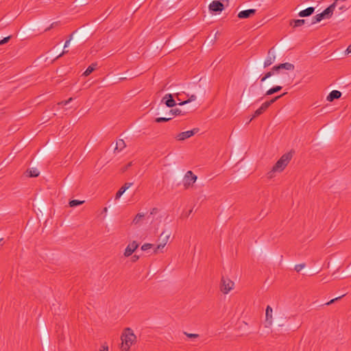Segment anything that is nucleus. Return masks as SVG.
Masks as SVG:
<instances>
[{
	"label": "nucleus",
	"instance_id": "ea45409f",
	"mask_svg": "<svg viewBox=\"0 0 351 351\" xmlns=\"http://www.w3.org/2000/svg\"><path fill=\"white\" fill-rule=\"evenodd\" d=\"M71 38H72V35H71L70 38L69 40H66L64 45V48H66L69 45Z\"/></svg>",
	"mask_w": 351,
	"mask_h": 351
},
{
	"label": "nucleus",
	"instance_id": "a211bd4d",
	"mask_svg": "<svg viewBox=\"0 0 351 351\" xmlns=\"http://www.w3.org/2000/svg\"><path fill=\"white\" fill-rule=\"evenodd\" d=\"M304 19H293L289 21V25L290 26L293 27V28L301 27L304 25Z\"/></svg>",
	"mask_w": 351,
	"mask_h": 351
},
{
	"label": "nucleus",
	"instance_id": "0eeeda50",
	"mask_svg": "<svg viewBox=\"0 0 351 351\" xmlns=\"http://www.w3.org/2000/svg\"><path fill=\"white\" fill-rule=\"evenodd\" d=\"M138 244L136 243V241H132V243H129L127 247L125 249L123 255L125 257H129L131 256L133 252L138 248Z\"/></svg>",
	"mask_w": 351,
	"mask_h": 351
},
{
	"label": "nucleus",
	"instance_id": "aec40b11",
	"mask_svg": "<svg viewBox=\"0 0 351 351\" xmlns=\"http://www.w3.org/2000/svg\"><path fill=\"white\" fill-rule=\"evenodd\" d=\"M145 214L143 213H138L136 215L132 220V223L134 225H138L141 223L143 219H144Z\"/></svg>",
	"mask_w": 351,
	"mask_h": 351
},
{
	"label": "nucleus",
	"instance_id": "39448f33",
	"mask_svg": "<svg viewBox=\"0 0 351 351\" xmlns=\"http://www.w3.org/2000/svg\"><path fill=\"white\" fill-rule=\"evenodd\" d=\"M197 178V176L193 174L191 171H188L185 173L183 179V185L184 188L188 189L193 186V184L196 182Z\"/></svg>",
	"mask_w": 351,
	"mask_h": 351
},
{
	"label": "nucleus",
	"instance_id": "79ce46f5",
	"mask_svg": "<svg viewBox=\"0 0 351 351\" xmlns=\"http://www.w3.org/2000/svg\"><path fill=\"white\" fill-rule=\"evenodd\" d=\"M347 53H351V45H349L346 49Z\"/></svg>",
	"mask_w": 351,
	"mask_h": 351
},
{
	"label": "nucleus",
	"instance_id": "a878e982",
	"mask_svg": "<svg viewBox=\"0 0 351 351\" xmlns=\"http://www.w3.org/2000/svg\"><path fill=\"white\" fill-rule=\"evenodd\" d=\"M165 247V246L161 243H158L154 250V254H158L159 253H163Z\"/></svg>",
	"mask_w": 351,
	"mask_h": 351
},
{
	"label": "nucleus",
	"instance_id": "9b49d317",
	"mask_svg": "<svg viewBox=\"0 0 351 351\" xmlns=\"http://www.w3.org/2000/svg\"><path fill=\"white\" fill-rule=\"evenodd\" d=\"M286 94L287 93H285L282 95L275 97L269 101L264 102L260 107L262 112H264L273 103H274L276 101Z\"/></svg>",
	"mask_w": 351,
	"mask_h": 351
},
{
	"label": "nucleus",
	"instance_id": "cd10ccee",
	"mask_svg": "<svg viewBox=\"0 0 351 351\" xmlns=\"http://www.w3.org/2000/svg\"><path fill=\"white\" fill-rule=\"evenodd\" d=\"M196 99V96L195 95H191L187 100L180 101L178 104L180 106H183L184 104H189L191 101H193Z\"/></svg>",
	"mask_w": 351,
	"mask_h": 351
},
{
	"label": "nucleus",
	"instance_id": "4468645a",
	"mask_svg": "<svg viewBox=\"0 0 351 351\" xmlns=\"http://www.w3.org/2000/svg\"><path fill=\"white\" fill-rule=\"evenodd\" d=\"M341 96V93L339 90H332L331 91L329 95L326 97V100L328 101H332L334 99H339Z\"/></svg>",
	"mask_w": 351,
	"mask_h": 351
},
{
	"label": "nucleus",
	"instance_id": "473e14b6",
	"mask_svg": "<svg viewBox=\"0 0 351 351\" xmlns=\"http://www.w3.org/2000/svg\"><path fill=\"white\" fill-rule=\"evenodd\" d=\"M184 334L189 338H197L199 337L198 334L189 333L184 332Z\"/></svg>",
	"mask_w": 351,
	"mask_h": 351
},
{
	"label": "nucleus",
	"instance_id": "393cba45",
	"mask_svg": "<svg viewBox=\"0 0 351 351\" xmlns=\"http://www.w3.org/2000/svg\"><path fill=\"white\" fill-rule=\"evenodd\" d=\"M324 19L325 18L324 17L323 14L322 13H319L313 18L311 24H315L317 23H319Z\"/></svg>",
	"mask_w": 351,
	"mask_h": 351
},
{
	"label": "nucleus",
	"instance_id": "2f4dec72",
	"mask_svg": "<svg viewBox=\"0 0 351 351\" xmlns=\"http://www.w3.org/2000/svg\"><path fill=\"white\" fill-rule=\"evenodd\" d=\"M263 112H262V110H261V108H258L255 112H254V114L253 115V117L250 119V121H251L254 118L256 117H258L259 115L262 114Z\"/></svg>",
	"mask_w": 351,
	"mask_h": 351
},
{
	"label": "nucleus",
	"instance_id": "20e7f679",
	"mask_svg": "<svg viewBox=\"0 0 351 351\" xmlns=\"http://www.w3.org/2000/svg\"><path fill=\"white\" fill-rule=\"evenodd\" d=\"M234 287V282L228 278L222 277L220 284V290L223 294L229 293Z\"/></svg>",
	"mask_w": 351,
	"mask_h": 351
},
{
	"label": "nucleus",
	"instance_id": "49530a36",
	"mask_svg": "<svg viewBox=\"0 0 351 351\" xmlns=\"http://www.w3.org/2000/svg\"><path fill=\"white\" fill-rule=\"evenodd\" d=\"M134 259H138V257L136 256H134Z\"/></svg>",
	"mask_w": 351,
	"mask_h": 351
},
{
	"label": "nucleus",
	"instance_id": "7c9ffc66",
	"mask_svg": "<svg viewBox=\"0 0 351 351\" xmlns=\"http://www.w3.org/2000/svg\"><path fill=\"white\" fill-rule=\"evenodd\" d=\"M153 247V244L145 243L141 246V250L146 251Z\"/></svg>",
	"mask_w": 351,
	"mask_h": 351
},
{
	"label": "nucleus",
	"instance_id": "c85d7f7f",
	"mask_svg": "<svg viewBox=\"0 0 351 351\" xmlns=\"http://www.w3.org/2000/svg\"><path fill=\"white\" fill-rule=\"evenodd\" d=\"M181 112H182V111H181L180 109H178V108H176V109H172V110H171L169 111V115L170 117H172V118H173V117L174 116H176V115H179V114H181Z\"/></svg>",
	"mask_w": 351,
	"mask_h": 351
},
{
	"label": "nucleus",
	"instance_id": "c03bdc74",
	"mask_svg": "<svg viewBox=\"0 0 351 351\" xmlns=\"http://www.w3.org/2000/svg\"><path fill=\"white\" fill-rule=\"evenodd\" d=\"M131 165H132V162L128 163V165H127L125 169H127L128 167H130Z\"/></svg>",
	"mask_w": 351,
	"mask_h": 351
},
{
	"label": "nucleus",
	"instance_id": "f704fd0d",
	"mask_svg": "<svg viewBox=\"0 0 351 351\" xmlns=\"http://www.w3.org/2000/svg\"><path fill=\"white\" fill-rule=\"evenodd\" d=\"M10 39V36H7V37L4 38L3 39L1 40L0 45H3L5 44L6 43H8Z\"/></svg>",
	"mask_w": 351,
	"mask_h": 351
},
{
	"label": "nucleus",
	"instance_id": "37998d69",
	"mask_svg": "<svg viewBox=\"0 0 351 351\" xmlns=\"http://www.w3.org/2000/svg\"><path fill=\"white\" fill-rule=\"evenodd\" d=\"M156 211H157V208H154L152 209L150 214L152 215V214L155 213Z\"/></svg>",
	"mask_w": 351,
	"mask_h": 351
},
{
	"label": "nucleus",
	"instance_id": "a18cd8bd",
	"mask_svg": "<svg viewBox=\"0 0 351 351\" xmlns=\"http://www.w3.org/2000/svg\"><path fill=\"white\" fill-rule=\"evenodd\" d=\"M178 95H179V93H177V94H176V97H177V98H178V101H180V98H178Z\"/></svg>",
	"mask_w": 351,
	"mask_h": 351
},
{
	"label": "nucleus",
	"instance_id": "dca6fc26",
	"mask_svg": "<svg viewBox=\"0 0 351 351\" xmlns=\"http://www.w3.org/2000/svg\"><path fill=\"white\" fill-rule=\"evenodd\" d=\"M315 8L313 7H309L304 10L300 11L298 15L300 17L309 16L313 14Z\"/></svg>",
	"mask_w": 351,
	"mask_h": 351
},
{
	"label": "nucleus",
	"instance_id": "c9c22d12",
	"mask_svg": "<svg viewBox=\"0 0 351 351\" xmlns=\"http://www.w3.org/2000/svg\"><path fill=\"white\" fill-rule=\"evenodd\" d=\"M72 100H73V98H72V97H70L68 100L62 101L60 102L58 104H60V105H63V106H66V105H67L69 103H70Z\"/></svg>",
	"mask_w": 351,
	"mask_h": 351
},
{
	"label": "nucleus",
	"instance_id": "a19ab883",
	"mask_svg": "<svg viewBox=\"0 0 351 351\" xmlns=\"http://www.w3.org/2000/svg\"><path fill=\"white\" fill-rule=\"evenodd\" d=\"M68 52V51H66V50H64L58 57L57 58L61 57L62 56H63L64 54Z\"/></svg>",
	"mask_w": 351,
	"mask_h": 351
},
{
	"label": "nucleus",
	"instance_id": "09e8293b",
	"mask_svg": "<svg viewBox=\"0 0 351 351\" xmlns=\"http://www.w3.org/2000/svg\"><path fill=\"white\" fill-rule=\"evenodd\" d=\"M2 239H0V242L1 241Z\"/></svg>",
	"mask_w": 351,
	"mask_h": 351
},
{
	"label": "nucleus",
	"instance_id": "1a4fd4ad",
	"mask_svg": "<svg viewBox=\"0 0 351 351\" xmlns=\"http://www.w3.org/2000/svg\"><path fill=\"white\" fill-rule=\"evenodd\" d=\"M272 49H273V48L269 49V51H268L267 56L266 59L264 61V68L269 66L271 64H272L275 62L276 56L271 51Z\"/></svg>",
	"mask_w": 351,
	"mask_h": 351
},
{
	"label": "nucleus",
	"instance_id": "f8f14e48",
	"mask_svg": "<svg viewBox=\"0 0 351 351\" xmlns=\"http://www.w3.org/2000/svg\"><path fill=\"white\" fill-rule=\"evenodd\" d=\"M336 4H337V2L335 1L332 4L329 5L326 9H325L322 12V14H323V16H324V17L325 19H330L332 16V13H333L334 10H335V8L336 7Z\"/></svg>",
	"mask_w": 351,
	"mask_h": 351
},
{
	"label": "nucleus",
	"instance_id": "72a5a7b5",
	"mask_svg": "<svg viewBox=\"0 0 351 351\" xmlns=\"http://www.w3.org/2000/svg\"><path fill=\"white\" fill-rule=\"evenodd\" d=\"M305 267L304 264H298L295 266V270L298 272L300 271Z\"/></svg>",
	"mask_w": 351,
	"mask_h": 351
},
{
	"label": "nucleus",
	"instance_id": "2eb2a0df",
	"mask_svg": "<svg viewBox=\"0 0 351 351\" xmlns=\"http://www.w3.org/2000/svg\"><path fill=\"white\" fill-rule=\"evenodd\" d=\"M132 185V182H127L123 186H121L119 190L117 191L115 198L119 199L121 196L125 193V191L128 189Z\"/></svg>",
	"mask_w": 351,
	"mask_h": 351
},
{
	"label": "nucleus",
	"instance_id": "5701e85b",
	"mask_svg": "<svg viewBox=\"0 0 351 351\" xmlns=\"http://www.w3.org/2000/svg\"><path fill=\"white\" fill-rule=\"evenodd\" d=\"M96 66V64H92L91 65L88 66L86 71L83 73V75L85 77L88 76L95 69Z\"/></svg>",
	"mask_w": 351,
	"mask_h": 351
},
{
	"label": "nucleus",
	"instance_id": "f3484780",
	"mask_svg": "<svg viewBox=\"0 0 351 351\" xmlns=\"http://www.w3.org/2000/svg\"><path fill=\"white\" fill-rule=\"evenodd\" d=\"M170 238V233L165 234V231H162L160 235L159 241L162 245L166 246Z\"/></svg>",
	"mask_w": 351,
	"mask_h": 351
},
{
	"label": "nucleus",
	"instance_id": "7ed1b4c3",
	"mask_svg": "<svg viewBox=\"0 0 351 351\" xmlns=\"http://www.w3.org/2000/svg\"><path fill=\"white\" fill-rule=\"evenodd\" d=\"M294 69H295L294 64L289 63V62H285V63L280 64L278 65H276L271 68L270 71L265 73V75L261 79V82H265L267 78L271 77L275 73H278L280 69L293 71Z\"/></svg>",
	"mask_w": 351,
	"mask_h": 351
},
{
	"label": "nucleus",
	"instance_id": "de8ad7c7",
	"mask_svg": "<svg viewBox=\"0 0 351 351\" xmlns=\"http://www.w3.org/2000/svg\"><path fill=\"white\" fill-rule=\"evenodd\" d=\"M124 79H125V77L120 78L121 80H124Z\"/></svg>",
	"mask_w": 351,
	"mask_h": 351
},
{
	"label": "nucleus",
	"instance_id": "6e6552de",
	"mask_svg": "<svg viewBox=\"0 0 351 351\" xmlns=\"http://www.w3.org/2000/svg\"><path fill=\"white\" fill-rule=\"evenodd\" d=\"M209 9L213 12H221L224 9V5L219 1H213L210 3Z\"/></svg>",
	"mask_w": 351,
	"mask_h": 351
},
{
	"label": "nucleus",
	"instance_id": "bb28decb",
	"mask_svg": "<svg viewBox=\"0 0 351 351\" xmlns=\"http://www.w3.org/2000/svg\"><path fill=\"white\" fill-rule=\"evenodd\" d=\"M84 201H81V200H77V199H73V200H71L69 202V204L70 207H75L77 206H79V205H81V204H84Z\"/></svg>",
	"mask_w": 351,
	"mask_h": 351
},
{
	"label": "nucleus",
	"instance_id": "e433bc0d",
	"mask_svg": "<svg viewBox=\"0 0 351 351\" xmlns=\"http://www.w3.org/2000/svg\"><path fill=\"white\" fill-rule=\"evenodd\" d=\"M99 351H108V346L106 343L101 345Z\"/></svg>",
	"mask_w": 351,
	"mask_h": 351
},
{
	"label": "nucleus",
	"instance_id": "423d86ee",
	"mask_svg": "<svg viewBox=\"0 0 351 351\" xmlns=\"http://www.w3.org/2000/svg\"><path fill=\"white\" fill-rule=\"evenodd\" d=\"M198 132V129L195 128L191 130H188L186 132H182L179 133L176 136V138L178 141H184L186 138H189L193 136L195 134H196Z\"/></svg>",
	"mask_w": 351,
	"mask_h": 351
},
{
	"label": "nucleus",
	"instance_id": "58836bf2",
	"mask_svg": "<svg viewBox=\"0 0 351 351\" xmlns=\"http://www.w3.org/2000/svg\"><path fill=\"white\" fill-rule=\"evenodd\" d=\"M341 297H342V296H339V297H338V298H335V299H332V300H330L328 302H327L326 304V305H330V304H331L334 303V302H335V301H336V300H337L340 299Z\"/></svg>",
	"mask_w": 351,
	"mask_h": 351
},
{
	"label": "nucleus",
	"instance_id": "b1692460",
	"mask_svg": "<svg viewBox=\"0 0 351 351\" xmlns=\"http://www.w3.org/2000/svg\"><path fill=\"white\" fill-rule=\"evenodd\" d=\"M281 86H276L270 89H269L266 93L265 95H271L272 94H274L278 91H280L282 89Z\"/></svg>",
	"mask_w": 351,
	"mask_h": 351
},
{
	"label": "nucleus",
	"instance_id": "9d476101",
	"mask_svg": "<svg viewBox=\"0 0 351 351\" xmlns=\"http://www.w3.org/2000/svg\"><path fill=\"white\" fill-rule=\"evenodd\" d=\"M256 12V10L255 9H249L246 10H243L239 12L238 17L239 19H247L253 15H254Z\"/></svg>",
	"mask_w": 351,
	"mask_h": 351
},
{
	"label": "nucleus",
	"instance_id": "f257e3e1",
	"mask_svg": "<svg viewBox=\"0 0 351 351\" xmlns=\"http://www.w3.org/2000/svg\"><path fill=\"white\" fill-rule=\"evenodd\" d=\"M121 343L120 349L121 351H130L131 347L136 342V336L132 329L126 328L121 335Z\"/></svg>",
	"mask_w": 351,
	"mask_h": 351
},
{
	"label": "nucleus",
	"instance_id": "6ab92c4d",
	"mask_svg": "<svg viewBox=\"0 0 351 351\" xmlns=\"http://www.w3.org/2000/svg\"><path fill=\"white\" fill-rule=\"evenodd\" d=\"M25 174L27 177L36 178L39 176L40 172L36 168H31L26 171Z\"/></svg>",
	"mask_w": 351,
	"mask_h": 351
},
{
	"label": "nucleus",
	"instance_id": "4c0bfd02",
	"mask_svg": "<svg viewBox=\"0 0 351 351\" xmlns=\"http://www.w3.org/2000/svg\"><path fill=\"white\" fill-rule=\"evenodd\" d=\"M341 297H342V296H339V297H338V298H335V299H332V300H330L328 302H327L326 304V305H330V304H331L334 303V302H335V301H336V300H337L340 299Z\"/></svg>",
	"mask_w": 351,
	"mask_h": 351
},
{
	"label": "nucleus",
	"instance_id": "c756f323",
	"mask_svg": "<svg viewBox=\"0 0 351 351\" xmlns=\"http://www.w3.org/2000/svg\"><path fill=\"white\" fill-rule=\"evenodd\" d=\"M172 119V117H170L169 115L167 117H158L156 119V122L157 123H161V122H166Z\"/></svg>",
	"mask_w": 351,
	"mask_h": 351
},
{
	"label": "nucleus",
	"instance_id": "ddd939ff",
	"mask_svg": "<svg viewBox=\"0 0 351 351\" xmlns=\"http://www.w3.org/2000/svg\"><path fill=\"white\" fill-rule=\"evenodd\" d=\"M162 101H164L165 105L169 108L176 105V101L173 99L171 94H166L162 98Z\"/></svg>",
	"mask_w": 351,
	"mask_h": 351
},
{
	"label": "nucleus",
	"instance_id": "f03ea898",
	"mask_svg": "<svg viewBox=\"0 0 351 351\" xmlns=\"http://www.w3.org/2000/svg\"><path fill=\"white\" fill-rule=\"evenodd\" d=\"M292 154L291 153H286L283 154L280 159L275 163L271 171L267 173L268 179H272L275 177L276 173L282 172L289 163L291 160Z\"/></svg>",
	"mask_w": 351,
	"mask_h": 351
},
{
	"label": "nucleus",
	"instance_id": "412c9836",
	"mask_svg": "<svg viewBox=\"0 0 351 351\" xmlns=\"http://www.w3.org/2000/svg\"><path fill=\"white\" fill-rule=\"evenodd\" d=\"M272 308L270 306H267L266 308L265 317L266 321L269 322V324H271L272 323Z\"/></svg>",
	"mask_w": 351,
	"mask_h": 351
},
{
	"label": "nucleus",
	"instance_id": "4be33fe9",
	"mask_svg": "<svg viewBox=\"0 0 351 351\" xmlns=\"http://www.w3.org/2000/svg\"><path fill=\"white\" fill-rule=\"evenodd\" d=\"M126 147L125 143L123 139H119L117 141L116 147L114 148V152L118 151L120 152L123 150Z\"/></svg>",
	"mask_w": 351,
	"mask_h": 351
}]
</instances>
